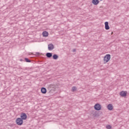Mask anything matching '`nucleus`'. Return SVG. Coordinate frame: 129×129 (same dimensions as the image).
I'll list each match as a JSON object with an SVG mask.
<instances>
[{
  "mask_svg": "<svg viewBox=\"0 0 129 129\" xmlns=\"http://www.w3.org/2000/svg\"><path fill=\"white\" fill-rule=\"evenodd\" d=\"M110 54H106L104 57V64H106L109 60H110Z\"/></svg>",
  "mask_w": 129,
  "mask_h": 129,
  "instance_id": "1",
  "label": "nucleus"
},
{
  "mask_svg": "<svg viewBox=\"0 0 129 129\" xmlns=\"http://www.w3.org/2000/svg\"><path fill=\"white\" fill-rule=\"evenodd\" d=\"M16 122L18 125H22L24 121L21 118H17L16 120Z\"/></svg>",
  "mask_w": 129,
  "mask_h": 129,
  "instance_id": "2",
  "label": "nucleus"
},
{
  "mask_svg": "<svg viewBox=\"0 0 129 129\" xmlns=\"http://www.w3.org/2000/svg\"><path fill=\"white\" fill-rule=\"evenodd\" d=\"M94 108L95 110H101V105L97 103L94 106Z\"/></svg>",
  "mask_w": 129,
  "mask_h": 129,
  "instance_id": "3",
  "label": "nucleus"
},
{
  "mask_svg": "<svg viewBox=\"0 0 129 129\" xmlns=\"http://www.w3.org/2000/svg\"><path fill=\"white\" fill-rule=\"evenodd\" d=\"M21 119L23 120H25V119H27V114H26L25 113H22L21 114Z\"/></svg>",
  "mask_w": 129,
  "mask_h": 129,
  "instance_id": "4",
  "label": "nucleus"
},
{
  "mask_svg": "<svg viewBox=\"0 0 129 129\" xmlns=\"http://www.w3.org/2000/svg\"><path fill=\"white\" fill-rule=\"evenodd\" d=\"M53 49H54V45H53V44L50 43L48 45V49L49 51H52V50H53Z\"/></svg>",
  "mask_w": 129,
  "mask_h": 129,
  "instance_id": "5",
  "label": "nucleus"
},
{
  "mask_svg": "<svg viewBox=\"0 0 129 129\" xmlns=\"http://www.w3.org/2000/svg\"><path fill=\"white\" fill-rule=\"evenodd\" d=\"M120 95L122 96V97H125V96H126V92L122 91L120 92Z\"/></svg>",
  "mask_w": 129,
  "mask_h": 129,
  "instance_id": "6",
  "label": "nucleus"
},
{
  "mask_svg": "<svg viewBox=\"0 0 129 129\" xmlns=\"http://www.w3.org/2000/svg\"><path fill=\"white\" fill-rule=\"evenodd\" d=\"M107 108L108 110H112V109H113V106H112V104H109L107 106Z\"/></svg>",
  "mask_w": 129,
  "mask_h": 129,
  "instance_id": "7",
  "label": "nucleus"
},
{
  "mask_svg": "<svg viewBox=\"0 0 129 129\" xmlns=\"http://www.w3.org/2000/svg\"><path fill=\"white\" fill-rule=\"evenodd\" d=\"M49 35V33L47 31H43L42 33V36L44 37L45 38H47L48 36Z\"/></svg>",
  "mask_w": 129,
  "mask_h": 129,
  "instance_id": "8",
  "label": "nucleus"
},
{
  "mask_svg": "<svg viewBox=\"0 0 129 129\" xmlns=\"http://www.w3.org/2000/svg\"><path fill=\"white\" fill-rule=\"evenodd\" d=\"M92 3L93 5H95L96 6V5H98L99 4V0H92Z\"/></svg>",
  "mask_w": 129,
  "mask_h": 129,
  "instance_id": "9",
  "label": "nucleus"
},
{
  "mask_svg": "<svg viewBox=\"0 0 129 129\" xmlns=\"http://www.w3.org/2000/svg\"><path fill=\"white\" fill-rule=\"evenodd\" d=\"M41 92L43 93V94H45L47 93V89L46 88H42L41 89Z\"/></svg>",
  "mask_w": 129,
  "mask_h": 129,
  "instance_id": "10",
  "label": "nucleus"
},
{
  "mask_svg": "<svg viewBox=\"0 0 129 129\" xmlns=\"http://www.w3.org/2000/svg\"><path fill=\"white\" fill-rule=\"evenodd\" d=\"M105 30H109V26H108V22H105Z\"/></svg>",
  "mask_w": 129,
  "mask_h": 129,
  "instance_id": "11",
  "label": "nucleus"
},
{
  "mask_svg": "<svg viewBox=\"0 0 129 129\" xmlns=\"http://www.w3.org/2000/svg\"><path fill=\"white\" fill-rule=\"evenodd\" d=\"M46 56L47 57V58H51V57H52V53L47 52L46 54Z\"/></svg>",
  "mask_w": 129,
  "mask_h": 129,
  "instance_id": "12",
  "label": "nucleus"
},
{
  "mask_svg": "<svg viewBox=\"0 0 129 129\" xmlns=\"http://www.w3.org/2000/svg\"><path fill=\"white\" fill-rule=\"evenodd\" d=\"M52 57H53V59H54V60H57V59L59 58V56L57 54H54Z\"/></svg>",
  "mask_w": 129,
  "mask_h": 129,
  "instance_id": "13",
  "label": "nucleus"
},
{
  "mask_svg": "<svg viewBox=\"0 0 129 129\" xmlns=\"http://www.w3.org/2000/svg\"><path fill=\"white\" fill-rule=\"evenodd\" d=\"M77 88H76V87H73L72 88V92H74L76 90Z\"/></svg>",
  "mask_w": 129,
  "mask_h": 129,
  "instance_id": "14",
  "label": "nucleus"
},
{
  "mask_svg": "<svg viewBox=\"0 0 129 129\" xmlns=\"http://www.w3.org/2000/svg\"><path fill=\"white\" fill-rule=\"evenodd\" d=\"M25 60L26 62H31V60L30 59H29V58H25Z\"/></svg>",
  "mask_w": 129,
  "mask_h": 129,
  "instance_id": "15",
  "label": "nucleus"
},
{
  "mask_svg": "<svg viewBox=\"0 0 129 129\" xmlns=\"http://www.w3.org/2000/svg\"><path fill=\"white\" fill-rule=\"evenodd\" d=\"M106 128L110 129V128H111V126H110V125H106Z\"/></svg>",
  "mask_w": 129,
  "mask_h": 129,
  "instance_id": "16",
  "label": "nucleus"
},
{
  "mask_svg": "<svg viewBox=\"0 0 129 129\" xmlns=\"http://www.w3.org/2000/svg\"><path fill=\"white\" fill-rule=\"evenodd\" d=\"M73 52H76V49H73Z\"/></svg>",
  "mask_w": 129,
  "mask_h": 129,
  "instance_id": "17",
  "label": "nucleus"
},
{
  "mask_svg": "<svg viewBox=\"0 0 129 129\" xmlns=\"http://www.w3.org/2000/svg\"><path fill=\"white\" fill-rule=\"evenodd\" d=\"M36 55H37L38 56H39V55H40V53L37 52V53H36Z\"/></svg>",
  "mask_w": 129,
  "mask_h": 129,
  "instance_id": "18",
  "label": "nucleus"
},
{
  "mask_svg": "<svg viewBox=\"0 0 129 129\" xmlns=\"http://www.w3.org/2000/svg\"><path fill=\"white\" fill-rule=\"evenodd\" d=\"M100 1H103V0H100Z\"/></svg>",
  "mask_w": 129,
  "mask_h": 129,
  "instance_id": "19",
  "label": "nucleus"
}]
</instances>
